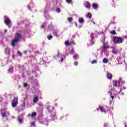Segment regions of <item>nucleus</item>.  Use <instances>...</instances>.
Masks as SVG:
<instances>
[{
    "label": "nucleus",
    "mask_w": 127,
    "mask_h": 127,
    "mask_svg": "<svg viewBox=\"0 0 127 127\" xmlns=\"http://www.w3.org/2000/svg\"><path fill=\"white\" fill-rule=\"evenodd\" d=\"M112 41L114 44H119L123 43V38H121V37L115 36L113 38Z\"/></svg>",
    "instance_id": "nucleus-1"
},
{
    "label": "nucleus",
    "mask_w": 127,
    "mask_h": 127,
    "mask_svg": "<svg viewBox=\"0 0 127 127\" xmlns=\"http://www.w3.org/2000/svg\"><path fill=\"white\" fill-rule=\"evenodd\" d=\"M18 104V97L16 96L14 97L13 102H12V106L13 108H15Z\"/></svg>",
    "instance_id": "nucleus-2"
},
{
    "label": "nucleus",
    "mask_w": 127,
    "mask_h": 127,
    "mask_svg": "<svg viewBox=\"0 0 127 127\" xmlns=\"http://www.w3.org/2000/svg\"><path fill=\"white\" fill-rule=\"evenodd\" d=\"M21 38H22V35H21L20 33L18 32L15 33L14 38L15 39L19 41V40L21 39Z\"/></svg>",
    "instance_id": "nucleus-3"
},
{
    "label": "nucleus",
    "mask_w": 127,
    "mask_h": 127,
    "mask_svg": "<svg viewBox=\"0 0 127 127\" xmlns=\"http://www.w3.org/2000/svg\"><path fill=\"white\" fill-rule=\"evenodd\" d=\"M84 6L85 7V8H87V9H91V3H90V2L89 1H87L86 3L84 5Z\"/></svg>",
    "instance_id": "nucleus-4"
},
{
    "label": "nucleus",
    "mask_w": 127,
    "mask_h": 127,
    "mask_svg": "<svg viewBox=\"0 0 127 127\" xmlns=\"http://www.w3.org/2000/svg\"><path fill=\"white\" fill-rule=\"evenodd\" d=\"M111 48L113 49V50L111 51L112 53L117 55L118 54V52H119V50L117 49H115V47H111Z\"/></svg>",
    "instance_id": "nucleus-5"
},
{
    "label": "nucleus",
    "mask_w": 127,
    "mask_h": 127,
    "mask_svg": "<svg viewBox=\"0 0 127 127\" xmlns=\"http://www.w3.org/2000/svg\"><path fill=\"white\" fill-rule=\"evenodd\" d=\"M19 41H18L17 40H16V39H13L11 43V44L12 45V46H13V47H14V46H15V45L16 44L17 42H18Z\"/></svg>",
    "instance_id": "nucleus-6"
},
{
    "label": "nucleus",
    "mask_w": 127,
    "mask_h": 127,
    "mask_svg": "<svg viewBox=\"0 0 127 127\" xmlns=\"http://www.w3.org/2000/svg\"><path fill=\"white\" fill-rule=\"evenodd\" d=\"M107 78L108 80H112L113 79V74L109 72H107Z\"/></svg>",
    "instance_id": "nucleus-7"
},
{
    "label": "nucleus",
    "mask_w": 127,
    "mask_h": 127,
    "mask_svg": "<svg viewBox=\"0 0 127 127\" xmlns=\"http://www.w3.org/2000/svg\"><path fill=\"white\" fill-rule=\"evenodd\" d=\"M113 84L114 87H119V86H120V82L117 80H114L113 82Z\"/></svg>",
    "instance_id": "nucleus-8"
},
{
    "label": "nucleus",
    "mask_w": 127,
    "mask_h": 127,
    "mask_svg": "<svg viewBox=\"0 0 127 127\" xmlns=\"http://www.w3.org/2000/svg\"><path fill=\"white\" fill-rule=\"evenodd\" d=\"M5 23L7 25H9V24L11 23V21L9 19V18H6L5 19Z\"/></svg>",
    "instance_id": "nucleus-9"
},
{
    "label": "nucleus",
    "mask_w": 127,
    "mask_h": 127,
    "mask_svg": "<svg viewBox=\"0 0 127 127\" xmlns=\"http://www.w3.org/2000/svg\"><path fill=\"white\" fill-rule=\"evenodd\" d=\"M92 7L94 9L97 10V9H98V7H99V5H98V4L97 3H93L92 4Z\"/></svg>",
    "instance_id": "nucleus-10"
},
{
    "label": "nucleus",
    "mask_w": 127,
    "mask_h": 127,
    "mask_svg": "<svg viewBox=\"0 0 127 127\" xmlns=\"http://www.w3.org/2000/svg\"><path fill=\"white\" fill-rule=\"evenodd\" d=\"M99 109H100V111L101 112H102V113H104V114H107V111H106V110H105V109H104L103 107H101V106H99Z\"/></svg>",
    "instance_id": "nucleus-11"
},
{
    "label": "nucleus",
    "mask_w": 127,
    "mask_h": 127,
    "mask_svg": "<svg viewBox=\"0 0 127 127\" xmlns=\"http://www.w3.org/2000/svg\"><path fill=\"white\" fill-rule=\"evenodd\" d=\"M101 47L103 50H105V49L110 48V47H109V46L105 44H104Z\"/></svg>",
    "instance_id": "nucleus-12"
},
{
    "label": "nucleus",
    "mask_w": 127,
    "mask_h": 127,
    "mask_svg": "<svg viewBox=\"0 0 127 127\" xmlns=\"http://www.w3.org/2000/svg\"><path fill=\"white\" fill-rule=\"evenodd\" d=\"M5 53L6 54H9L10 53V49L9 48L5 49Z\"/></svg>",
    "instance_id": "nucleus-13"
},
{
    "label": "nucleus",
    "mask_w": 127,
    "mask_h": 127,
    "mask_svg": "<svg viewBox=\"0 0 127 127\" xmlns=\"http://www.w3.org/2000/svg\"><path fill=\"white\" fill-rule=\"evenodd\" d=\"M52 33L53 35H54L56 37H59V36H60V34H58V33L56 31H53Z\"/></svg>",
    "instance_id": "nucleus-14"
},
{
    "label": "nucleus",
    "mask_w": 127,
    "mask_h": 127,
    "mask_svg": "<svg viewBox=\"0 0 127 127\" xmlns=\"http://www.w3.org/2000/svg\"><path fill=\"white\" fill-rule=\"evenodd\" d=\"M108 93L109 94L111 98H112V99H115V96H113L112 94V89L108 91Z\"/></svg>",
    "instance_id": "nucleus-15"
},
{
    "label": "nucleus",
    "mask_w": 127,
    "mask_h": 127,
    "mask_svg": "<svg viewBox=\"0 0 127 127\" xmlns=\"http://www.w3.org/2000/svg\"><path fill=\"white\" fill-rule=\"evenodd\" d=\"M38 101V97L35 96L33 99V103H37Z\"/></svg>",
    "instance_id": "nucleus-16"
},
{
    "label": "nucleus",
    "mask_w": 127,
    "mask_h": 127,
    "mask_svg": "<svg viewBox=\"0 0 127 127\" xmlns=\"http://www.w3.org/2000/svg\"><path fill=\"white\" fill-rule=\"evenodd\" d=\"M79 23H84V21L83 18H80L78 20Z\"/></svg>",
    "instance_id": "nucleus-17"
},
{
    "label": "nucleus",
    "mask_w": 127,
    "mask_h": 127,
    "mask_svg": "<svg viewBox=\"0 0 127 127\" xmlns=\"http://www.w3.org/2000/svg\"><path fill=\"white\" fill-rule=\"evenodd\" d=\"M86 17H87V18H89V19H91V18H92V14H91V13H88L87 15H86Z\"/></svg>",
    "instance_id": "nucleus-18"
},
{
    "label": "nucleus",
    "mask_w": 127,
    "mask_h": 127,
    "mask_svg": "<svg viewBox=\"0 0 127 127\" xmlns=\"http://www.w3.org/2000/svg\"><path fill=\"white\" fill-rule=\"evenodd\" d=\"M1 115L3 118H5V117H6V113H5V112L4 111L3 112H1Z\"/></svg>",
    "instance_id": "nucleus-19"
},
{
    "label": "nucleus",
    "mask_w": 127,
    "mask_h": 127,
    "mask_svg": "<svg viewBox=\"0 0 127 127\" xmlns=\"http://www.w3.org/2000/svg\"><path fill=\"white\" fill-rule=\"evenodd\" d=\"M103 63H108V59L106 58H104L103 59Z\"/></svg>",
    "instance_id": "nucleus-20"
},
{
    "label": "nucleus",
    "mask_w": 127,
    "mask_h": 127,
    "mask_svg": "<svg viewBox=\"0 0 127 127\" xmlns=\"http://www.w3.org/2000/svg\"><path fill=\"white\" fill-rule=\"evenodd\" d=\"M111 34H113V35H115L116 34H117V33H116V31L115 30H112L110 32Z\"/></svg>",
    "instance_id": "nucleus-21"
},
{
    "label": "nucleus",
    "mask_w": 127,
    "mask_h": 127,
    "mask_svg": "<svg viewBox=\"0 0 127 127\" xmlns=\"http://www.w3.org/2000/svg\"><path fill=\"white\" fill-rule=\"evenodd\" d=\"M53 37H52V35H50L49 36H47V38L49 40H51V39H52Z\"/></svg>",
    "instance_id": "nucleus-22"
},
{
    "label": "nucleus",
    "mask_w": 127,
    "mask_h": 127,
    "mask_svg": "<svg viewBox=\"0 0 127 127\" xmlns=\"http://www.w3.org/2000/svg\"><path fill=\"white\" fill-rule=\"evenodd\" d=\"M65 44H66V45H67V46H69L70 45H71V44L70 43V42H69L68 41H66L65 42Z\"/></svg>",
    "instance_id": "nucleus-23"
},
{
    "label": "nucleus",
    "mask_w": 127,
    "mask_h": 127,
    "mask_svg": "<svg viewBox=\"0 0 127 127\" xmlns=\"http://www.w3.org/2000/svg\"><path fill=\"white\" fill-rule=\"evenodd\" d=\"M67 3L71 4L72 3V0H66Z\"/></svg>",
    "instance_id": "nucleus-24"
},
{
    "label": "nucleus",
    "mask_w": 127,
    "mask_h": 127,
    "mask_svg": "<svg viewBox=\"0 0 127 127\" xmlns=\"http://www.w3.org/2000/svg\"><path fill=\"white\" fill-rule=\"evenodd\" d=\"M36 115H37L36 112H33L31 115L32 118H33V117H35V116H36Z\"/></svg>",
    "instance_id": "nucleus-25"
},
{
    "label": "nucleus",
    "mask_w": 127,
    "mask_h": 127,
    "mask_svg": "<svg viewBox=\"0 0 127 127\" xmlns=\"http://www.w3.org/2000/svg\"><path fill=\"white\" fill-rule=\"evenodd\" d=\"M68 21L69 22H71V21H72V20H74V19H73V18L72 17H69V18H68Z\"/></svg>",
    "instance_id": "nucleus-26"
},
{
    "label": "nucleus",
    "mask_w": 127,
    "mask_h": 127,
    "mask_svg": "<svg viewBox=\"0 0 127 127\" xmlns=\"http://www.w3.org/2000/svg\"><path fill=\"white\" fill-rule=\"evenodd\" d=\"M17 120L18 121V122H19L21 124V123H22V120H21V119H20V117H18Z\"/></svg>",
    "instance_id": "nucleus-27"
},
{
    "label": "nucleus",
    "mask_w": 127,
    "mask_h": 127,
    "mask_svg": "<svg viewBox=\"0 0 127 127\" xmlns=\"http://www.w3.org/2000/svg\"><path fill=\"white\" fill-rule=\"evenodd\" d=\"M17 53H18V54L20 56H22V53H21V52H20V51H17Z\"/></svg>",
    "instance_id": "nucleus-28"
},
{
    "label": "nucleus",
    "mask_w": 127,
    "mask_h": 127,
    "mask_svg": "<svg viewBox=\"0 0 127 127\" xmlns=\"http://www.w3.org/2000/svg\"><path fill=\"white\" fill-rule=\"evenodd\" d=\"M56 11H57V12H58V13H59L60 12V8H57L56 9Z\"/></svg>",
    "instance_id": "nucleus-29"
},
{
    "label": "nucleus",
    "mask_w": 127,
    "mask_h": 127,
    "mask_svg": "<svg viewBox=\"0 0 127 127\" xmlns=\"http://www.w3.org/2000/svg\"><path fill=\"white\" fill-rule=\"evenodd\" d=\"M92 64H94V63H97V60H94L93 61H91Z\"/></svg>",
    "instance_id": "nucleus-30"
},
{
    "label": "nucleus",
    "mask_w": 127,
    "mask_h": 127,
    "mask_svg": "<svg viewBox=\"0 0 127 127\" xmlns=\"http://www.w3.org/2000/svg\"><path fill=\"white\" fill-rule=\"evenodd\" d=\"M9 73H13V70H12V69L11 68H9L8 70Z\"/></svg>",
    "instance_id": "nucleus-31"
},
{
    "label": "nucleus",
    "mask_w": 127,
    "mask_h": 127,
    "mask_svg": "<svg viewBox=\"0 0 127 127\" xmlns=\"http://www.w3.org/2000/svg\"><path fill=\"white\" fill-rule=\"evenodd\" d=\"M90 42H91V45H93V44H95V41H94V40H91Z\"/></svg>",
    "instance_id": "nucleus-32"
},
{
    "label": "nucleus",
    "mask_w": 127,
    "mask_h": 127,
    "mask_svg": "<svg viewBox=\"0 0 127 127\" xmlns=\"http://www.w3.org/2000/svg\"><path fill=\"white\" fill-rule=\"evenodd\" d=\"M77 56H78V54H75L73 56V58H75V59H77Z\"/></svg>",
    "instance_id": "nucleus-33"
},
{
    "label": "nucleus",
    "mask_w": 127,
    "mask_h": 127,
    "mask_svg": "<svg viewBox=\"0 0 127 127\" xmlns=\"http://www.w3.org/2000/svg\"><path fill=\"white\" fill-rule=\"evenodd\" d=\"M74 65L75 66H78V62H75V63H74Z\"/></svg>",
    "instance_id": "nucleus-34"
},
{
    "label": "nucleus",
    "mask_w": 127,
    "mask_h": 127,
    "mask_svg": "<svg viewBox=\"0 0 127 127\" xmlns=\"http://www.w3.org/2000/svg\"><path fill=\"white\" fill-rule=\"evenodd\" d=\"M31 126H35V122H32L31 123Z\"/></svg>",
    "instance_id": "nucleus-35"
},
{
    "label": "nucleus",
    "mask_w": 127,
    "mask_h": 127,
    "mask_svg": "<svg viewBox=\"0 0 127 127\" xmlns=\"http://www.w3.org/2000/svg\"><path fill=\"white\" fill-rule=\"evenodd\" d=\"M24 86L25 87H27V86H28L27 83H24Z\"/></svg>",
    "instance_id": "nucleus-36"
},
{
    "label": "nucleus",
    "mask_w": 127,
    "mask_h": 127,
    "mask_svg": "<svg viewBox=\"0 0 127 127\" xmlns=\"http://www.w3.org/2000/svg\"><path fill=\"white\" fill-rule=\"evenodd\" d=\"M104 127H108V124H105L104 125Z\"/></svg>",
    "instance_id": "nucleus-37"
},
{
    "label": "nucleus",
    "mask_w": 127,
    "mask_h": 127,
    "mask_svg": "<svg viewBox=\"0 0 127 127\" xmlns=\"http://www.w3.org/2000/svg\"><path fill=\"white\" fill-rule=\"evenodd\" d=\"M41 28H44V25H42L41 26Z\"/></svg>",
    "instance_id": "nucleus-38"
},
{
    "label": "nucleus",
    "mask_w": 127,
    "mask_h": 127,
    "mask_svg": "<svg viewBox=\"0 0 127 127\" xmlns=\"http://www.w3.org/2000/svg\"><path fill=\"white\" fill-rule=\"evenodd\" d=\"M63 60H64V58H62L61 60V62H62V61H63Z\"/></svg>",
    "instance_id": "nucleus-39"
},
{
    "label": "nucleus",
    "mask_w": 127,
    "mask_h": 127,
    "mask_svg": "<svg viewBox=\"0 0 127 127\" xmlns=\"http://www.w3.org/2000/svg\"><path fill=\"white\" fill-rule=\"evenodd\" d=\"M75 26H76V27H78V24H77V22H75Z\"/></svg>",
    "instance_id": "nucleus-40"
},
{
    "label": "nucleus",
    "mask_w": 127,
    "mask_h": 127,
    "mask_svg": "<svg viewBox=\"0 0 127 127\" xmlns=\"http://www.w3.org/2000/svg\"><path fill=\"white\" fill-rule=\"evenodd\" d=\"M94 38H95L94 37L91 36V40H93Z\"/></svg>",
    "instance_id": "nucleus-41"
},
{
    "label": "nucleus",
    "mask_w": 127,
    "mask_h": 127,
    "mask_svg": "<svg viewBox=\"0 0 127 127\" xmlns=\"http://www.w3.org/2000/svg\"><path fill=\"white\" fill-rule=\"evenodd\" d=\"M24 53H25V54H26V53H27V51H25Z\"/></svg>",
    "instance_id": "nucleus-42"
},
{
    "label": "nucleus",
    "mask_w": 127,
    "mask_h": 127,
    "mask_svg": "<svg viewBox=\"0 0 127 127\" xmlns=\"http://www.w3.org/2000/svg\"><path fill=\"white\" fill-rule=\"evenodd\" d=\"M4 32L5 33H6V32H7V30H5Z\"/></svg>",
    "instance_id": "nucleus-43"
},
{
    "label": "nucleus",
    "mask_w": 127,
    "mask_h": 127,
    "mask_svg": "<svg viewBox=\"0 0 127 127\" xmlns=\"http://www.w3.org/2000/svg\"><path fill=\"white\" fill-rule=\"evenodd\" d=\"M99 109H100V108H97V111H99Z\"/></svg>",
    "instance_id": "nucleus-44"
},
{
    "label": "nucleus",
    "mask_w": 127,
    "mask_h": 127,
    "mask_svg": "<svg viewBox=\"0 0 127 127\" xmlns=\"http://www.w3.org/2000/svg\"><path fill=\"white\" fill-rule=\"evenodd\" d=\"M112 0L113 2H114V0Z\"/></svg>",
    "instance_id": "nucleus-45"
},
{
    "label": "nucleus",
    "mask_w": 127,
    "mask_h": 127,
    "mask_svg": "<svg viewBox=\"0 0 127 127\" xmlns=\"http://www.w3.org/2000/svg\"><path fill=\"white\" fill-rule=\"evenodd\" d=\"M18 25H19V23H18Z\"/></svg>",
    "instance_id": "nucleus-46"
},
{
    "label": "nucleus",
    "mask_w": 127,
    "mask_h": 127,
    "mask_svg": "<svg viewBox=\"0 0 127 127\" xmlns=\"http://www.w3.org/2000/svg\"><path fill=\"white\" fill-rule=\"evenodd\" d=\"M29 9H30V7H29Z\"/></svg>",
    "instance_id": "nucleus-47"
}]
</instances>
